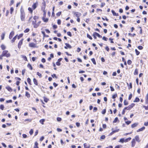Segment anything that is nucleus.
I'll use <instances>...</instances> for the list:
<instances>
[{"label": "nucleus", "instance_id": "obj_1", "mask_svg": "<svg viewBox=\"0 0 148 148\" xmlns=\"http://www.w3.org/2000/svg\"><path fill=\"white\" fill-rule=\"evenodd\" d=\"M20 18L22 21H24L25 20V13L24 9L21 8L20 10Z\"/></svg>", "mask_w": 148, "mask_h": 148}, {"label": "nucleus", "instance_id": "obj_2", "mask_svg": "<svg viewBox=\"0 0 148 148\" xmlns=\"http://www.w3.org/2000/svg\"><path fill=\"white\" fill-rule=\"evenodd\" d=\"M2 56H4L8 58L10 57V54L8 53V51L5 50L3 51L2 54Z\"/></svg>", "mask_w": 148, "mask_h": 148}, {"label": "nucleus", "instance_id": "obj_3", "mask_svg": "<svg viewBox=\"0 0 148 148\" xmlns=\"http://www.w3.org/2000/svg\"><path fill=\"white\" fill-rule=\"evenodd\" d=\"M135 104L134 103H132L127 107L125 108V109L128 110H130L135 106Z\"/></svg>", "mask_w": 148, "mask_h": 148}, {"label": "nucleus", "instance_id": "obj_4", "mask_svg": "<svg viewBox=\"0 0 148 148\" xmlns=\"http://www.w3.org/2000/svg\"><path fill=\"white\" fill-rule=\"evenodd\" d=\"M23 39H21L20 41L18 43V47L19 49H20L21 48V46L22 45L23 42Z\"/></svg>", "mask_w": 148, "mask_h": 148}, {"label": "nucleus", "instance_id": "obj_5", "mask_svg": "<svg viewBox=\"0 0 148 148\" xmlns=\"http://www.w3.org/2000/svg\"><path fill=\"white\" fill-rule=\"evenodd\" d=\"M66 46L64 47V48L66 49H67L68 48L71 49L72 48L71 46L68 43H66L65 44Z\"/></svg>", "mask_w": 148, "mask_h": 148}, {"label": "nucleus", "instance_id": "obj_6", "mask_svg": "<svg viewBox=\"0 0 148 148\" xmlns=\"http://www.w3.org/2000/svg\"><path fill=\"white\" fill-rule=\"evenodd\" d=\"M36 45V44L34 43H30L29 44V46L31 47H35Z\"/></svg>", "mask_w": 148, "mask_h": 148}, {"label": "nucleus", "instance_id": "obj_7", "mask_svg": "<svg viewBox=\"0 0 148 148\" xmlns=\"http://www.w3.org/2000/svg\"><path fill=\"white\" fill-rule=\"evenodd\" d=\"M74 15L78 18L81 15V14L79 12H75L74 13Z\"/></svg>", "mask_w": 148, "mask_h": 148}, {"label": "nucleus", "instance_id": "obj_8", "mask_svg": "<svg viewBox=\"0 0 148 148\" xmlns=\"http://www.w3.org/2000/svg\"><path fill=\"white\" fill-rule=\"evenodd\" d=\"M132 145L131 146L132 147H134L135 146L136 144V142L135 141V139H133L131 142Z\"/></svg>", "mask_w": 148, "mask_h": 148}, {"label": "nucleus", "instance_id": "obj_9", "mask_svg": "<svg viewBox=\"0 0 148 148\" xmlns=\"http://www.w3.org/2000/svg\"><path fill=\"white\" fill-rule=\"evenodd\" d=\"M134 139H135V140H136L138 142H140V138H139V136L138 135L136 136L135 137V138Z\"/></svg>", "mask_w": 148, "mask_h": 148}, {"label": "nucleus", "instance_id": "obj_10", "mask_svg": "<svg viewBox=\"0 0 148 148\" xmlns=\"http://www.w3.org/2000/svg\"><path fill=\"white\" fill-rule=\"evenodd\" d=\"M14 34V32L13 31L10 34L9 36V38L10 39H11Z\"/></svg>", "mask_w": 148, "mask_h": 148}, {"label": "nucleus", "instance_id": "obj_11", "mask_svg": "<svg viewBox=\"0 0 148 148\" xmlns=\"http://www.w3.org/2000/svg\"><path fill=\"white\" fill-rule=\"evenodd\" d=\"M37 5H38L37 2H36V3L33 4V5L32 6V7L34 10L37 7Z\"/></svg>", "mask_w": 148, "mask_h": 148}, {"label": "nucleus", "instance_id": "obj_12", "mask_svg": "<svg viewBox=\"0 0 148 148\" xmlns=\"http://www.w3.org/2000/svg\"><path fill=\"white\" fill-rule=\"evenodd\" d=\"M6 89L10 92H11L12 91V89L9 86H7L6 87Z\"/></svg>", "mask_w": 148, "mask_h": 148}, {"label": "nucleus", "instance_id": "obj_13", "mask_svg": "<svg viewBox=\"0 0 148 148\" xmlns=\"http://www.w3.org/2000/svg\"><path fill=\"white\" fill-rule=\"evenodd\" d=\"M145 127L144 126L142 128L138 129L137 130V132H138L140 131H142L145 130Z\"/></svg>", "mask_w": 148, "mask_h": 148}, {"label": "nucleus", "instance_id": "obj_14", "mask_svg": "<svg viewBox=\"0 0 148 148\" xmlns=\"http://www.w3.org/2000/svg\"><path fill=\"white\" fill-rule=\"evenodd\" d=\"M40 23L41 21H40L39 22H38L37 23H35V24L34 25V28H37L39 26Z\"/></svg>", "mask_w": 148, "mask_h": 148}, {"label": "nucleus", "instance_id": "obj_15", "mask_svg": "<svg viewBox=\"0 0 148 148\" xmlns=\"http://www.w3.org/2000/svg\"><path fill=\"white\" fill-rule=\"evenodd\" d=\"M17 35H16V36H15L11 40V42H12V43H13L14 42L15 40H16V38H17Z\"/></svg>", "mask_w": 148, "mask_h": 148}, {"label": "nucleus", "instance_id": "obj_16", "mask_svg": "<svg viewBox=\"0 0 148 148\" xmlns=\"http://www.w3.org/2000/svg\"><path fill=\"white\" fill-rule=\"evenodd\" d=\"M94 33L95 34V35L96 36H98L99 38H101L102 37V36H101L99 34L96 32H95Z\"/></svg>", "mask_w": 148, "mask_h": 148}, {"label": "nucleus", "instance_id": "obj_17", "mask_svg": "<svg viewBox=\"0 0 148 148\" xmlns=\"http://www.w3.org/2000/svg\"><path fill=\"white\" fill-rule=\"evenodd\" d=\"M138 125V123H135L131 125V127L132 128H134L135 127H136Z\"/></svg>", "mask_w": 148, "mask_h": 148}, {"label": "nucleus", "instance_id": "obj_18", "mask_svg": "<svg viewBox=\"0 0 148 148\" xmlns=\"http://www.w3.org/2000/svg\"><path fill=\"white\" fill-rule=\"evenodd\" d=\"M45 17H43L42 18V19L44 22H47L48 21V19L47 18H45Z\"/></svg>", "mask_w": 148, "mask_h": 148}, {"label": "nucleus", "instance_id": "obj_19", "mask_svg": "<svg viewBox=\"0 0 148 148\" xmlns=\"http://www.w3.org/2000/svg\"><path fill=\"white\" fill-rule=\"evenodd\" d=\"M112 13L113 14V15L114 16H118V13H116L114 11V10H112Z\"/></svg>", "mask_w": 148, "mask_h": 148}, {"label": "nucleus", "instance_id": "obj_20", "mask_svg": "<svg viewBox=\"0 0 148 148\" xmlns=\"http://www.w3.org/2000/svg\"><path fill=\"white\" fill-rule=\"evenodd\" d=\"M145 102L146 104H148V93L146 97Z\"/></svg>", "mask_w": 148, "mask_h": 148}, {"label": "nucleus", "instance_id": "obj_21", "mask_svg": "<svg viewBox=\"0 0 148 148\" xmlns=\"http://www.w3.org/2000/svg\"><path fill=\"white\" fill-rule=\"evenodd\" d=\"M33 82L34 84L36 85H38V82L36 79L35 78H34Z\"/></svg>", "mask_w": 148, "mask_h": 148}, {"label": "nucleus", "instance_id": "obj_22", "mask_svg": "<svg viewBox=\"0 0 148 148\" xmlns=\"http://www.w3.org/2000/svg\"><path fill=\"white\" fill-rule=\"evenodd\" d=\"M131 139V138L129 137L124 140V142L125 143L127 142L128 141L130 140Z\"/></svg>", "mask_w": 148, "mask_h": 148}, {"label": "nucleus", "instance_id": "obj_23", "mask_svg": "<svg viewBox=\"0 0 148 148\" xmlns=\"http://www.w3.org/2000/svg\"><path fill=\"white\" fill-rule=\"evenodd\" d=\"M43 34V35L44 37H49V36L48 35H46L45 34V32L43 31H42L41 32Z\"/></svg>", "mask_w": 148, "mask_h": 148}, {"label": "nucleus", "instance_id": "obj_24", "mask_svg": "<svg viewBox=\"0 0 148 148\" xmlns=\"http://www.w3.org/2000/svg\"><path fill=\"white\" fill-rule=\"evenodd\" d=\"M45 121V119H42L40 120L39 122L40 123H41L43 125L44 124V122Z\"/></svg>", "mask_w": 148, "mask_h": 148}, {"label": "nucleus", "instance_id": "obj_25", "mask_svg": "<svg viewBox=\"0 0 148 148\" xmlns=\"http://www.w3.org/2000/svg\"><path fill=\"white\" fill-rule=\"evenodd\" d=\"M140 99L138 97H136L134 100V102H138L139 101Z\"/></svg>", "mask_w": 148, "mask_h": 148}, {"label": "nucleus", "instance_id": "obj_26", "mask_svg": "<svg viewBox=\"0 0 148 148\" xmlns=\"http://www.w3.org/2000/svg\"><path fill=\"white\" fill-rule=\"evenodd\" d=\"M25 96L28 98H29L30 97V95L27 92H26Z\"/></svg>", "mask_w": 148, "mask_h": 148}, {"label": "nucleus", "instance_id": "obj_27", "mask_svg": "<svg viewBox=\"0 0 148 148\" xmlns=\"http://www.w3.org/2000/svg\"><path fill=\"white\" fill-rule=\"evenodd\" d=\"M1 47L3 50L5 49L6 48V47L3 45H2L1 46Z\"/></svg>", "mask_w": 148, "mask_h": 148}, {"label": "nucleus", "instance_id": "obj_28", "mask_svg": "<svg viewBox=\"0 0 148 148\" xmlns=\"http://www.w3.org/2000/svg\"><path fill=\"white\" fill-rule=\"evenodd\" d=\"M27 67L29 68H30V69L31 70H32L33 69H32V66H31V65L29 64H28L27 65Z\"/></svg>", "mask_w": 148, "mask_h": 148}, {"label": "nucleus", "instance_id": "obj_29", "mask_svg": "<svg viewBox=\"0 0 148 148\" xmlns=\"http://www.w3.org/2000/svg\"><path fill=\"white\" fill-rule=\"evenodd\" d=\"M5 36V33H3L1 36V39L3 40Z\"/></svg>", "mask_w": 148, "mask_h": 148}, {"label": "nucleus", "instance_id": "obj_30", "mask_svg": "<svg viewBox=\"0 0 148 148\" xmlns=\"http://www.w3.org/2000/svg\"><path fill=\"white\" fill-rule=\"evenodd\" d=\"M91 61L94 64H96V62L95 59L94 58L91 59Z\"/></svg>", "mask_w": 148, "mask_h": 148}, {"label": "nucleus", "instance_id": "obj_31", "mask_svg": "<svg viewBox=\"0 0 148 148\" xmlns=\"http://www.w3.org/2000/svg\"><path fill=\"white\" fill-rule=\"evenodd\" d=\"M138 74V70L137 69H136L135 70L134 72V75H137Z\"/></svg>", "mask_w": 148, "mask_h": 148}, {"label": "nucleus", "instance_id": "obj_32", "mask_svg": "<svg viewBox=\"0 0 148 148\" xmlns=\"http://www.w3.org/2000/svg\"><path fill=\"white\" fill-rule=\"evenodd\" d=\"M113 130V128H112V131L114 133H115V132H118L119 131V129H117V130Z\"/></svg>", "mask_w": 148, "mask_h": 148}, {"label": "nucleus", "instance_id": "obj_33", "mask_svg": "<svg viewBox=\"0 0 148 148\" xmlns=\"http://www.w3.org/2000/svg\"><path fill=\"white\" fill-rule=\"evenodd\" d=\"M118 121V118L117 117H116L115 118L114 120L113 121V123H116Z\"/></svg>", "mask_w": 148, "mask_h": 148}, {"label": "nucleus", "instance_id": "obj_34", "mask_svg": "<svg viewBox=\"0 0 148 148\" xmlns=\"http://www.w3.org/2000/svg\"><path fill=\"white\" fill-rule=\"evenodd\" d=\"M23 36V34H19L18 36H17V38L18 39H19L21 37Z\"/></svg>", "mask_w": 148, "mask_h": 148}, {"label": "nucleus", "instance_id": "obj_35", "mask_svg": "<svg viewBox=\"0 0 148 148\" xmlns=\"http://www.w3.org/2000/svg\"><path fill=\"white\" fill-rule=\"evenodd\" d=\"M21 56H22V58H24V59L26 61H27V58L26 56H23V55H21Z\"/></svg>", "mask_w": 148, "mask_h": 148}, {"label": "nucleus", "instance_id": "obj_36", "mask_svg": "<svg viewBox=\"0 0 148 148\" xmlns=\"http://www.w3.org/2000/svg\"><path fill=\"white\" fill-rule=\"evenodd\" d=\"M27 82L29 84L31 85V80L30 78H27Z\"/></svg>", "mask_w": 148, "mask_h": 148}, {"label": "nucleus", "instance_id": "obj_37", "mask_svg": "<svg viewBox=\"0 0 148 148\" xmlns=\"http://www.w3.org/2000/svg\"><path fill=\"white\" fill-rule=\"evenodd\" d=\"M135 51L136 52V54L137 55H138L140 54V52L138 51L137 49H136L135 50Z\"/></svg>", "mask_w": 148, "mask_h": 148}, {"label": "nucleus", "instance_id": "obj_38", "mask_svg": "<svg viewBox=\"0 0 148 148\" xmlns=\"http://www.w3.org/2000/svg\"><path fill=\"white\" fill-rule=\"evenodd\" d=\"M29 31V28H27L24 31L25 33L28 32Z\"/></svg>", "mask_w": 148, "mask_h": 148}, {"label": "nucleus", "instance_id": "obj_39", "mask_svg": "<svg viewBox=\"0 0 148 148\" xmlns=\"http://www.w3.org/2000/svg\"><path fill=\"white\" fill-rule=\"evenodd\" d=\"M124 103L125 105H127L128 104V102L126 100H125L124 101Z\"/></svg>", "mask_w": 148, "mask_h": 148}, {"label": "nucleus", "instance_id": "obj_40", "mask_svg": "<svg viewBox=\"0 0 148 148\" xmlns=\"http://www.w3.org/2000/svg\"><path fill=\"white\" fill-rule=\"evenodd\" d=\"M29 134L30 135H32L33 133V130L32 129H31L29 132Z\"/></svg>", "mask_w": 148, "mask_h": 148}, {"label": "nucleus", "instance_id": "obj_41", "mask_svg": "<svg viewBox=\"0 0 148 148\" xmlns=\"http://www.w3.org/2000/svg\"><path fill=\"white\" fill-rule=\"evenodd\" d=\"M87 36L90 40H92V37L88 34H87Z\"/></svg>", "mask_w": 148, "mask_h": 148}, {"label": "nucleus", "instance_id": "obj_42", "mask_svg": "<svg viewBox=\"0 0 148 148\" xmlns=\"http://www.w3.org/2000/svg\"><path fill=\"white\" fill-rule=\"evenodd\" d=\"M4 107V106L3 105H1L0 106V108L2 110H3Z\"/></svg>", "mask_w": 148, "mask_h": 148}, {"label": "nucleus", "instance_id": "obj_43", "mask_svg": "<svg viewBox=\"0 0 148 148\" xmlns=\"http://www.w3.org/2000/svg\"><path fill=\"white\" fill-rule=\"evenodd\" d=\"M37 75L38 76L40 77H42V75L41 73H40L39 72H37Z\"/></svg>", "mask_w": 148, "mask_h": 148}, {"label": "nucleus", "instance_id": "obj_44", "mask_svg": "<svg viewBox=\"0 0 148 148\" xmlns=\"http://www.w3.org/2000/svg\"><path fill=\"white\" fill-rule=\"evenodd\" d=\"M120 142L122 143H123L124 142V138H122L120 140Z\"/></svg>", "mask_w": 148, "mask_h": 148}, {"label": "nucleus", "instance_id": "obj_45", "mask_svg": "<svg viewBox=\"0 0 148 148\" xmlns=\"http://www.w3.org/2000/svg\"><path fill=\"white\" fill-rule=\"evenodd\" d=\"M44 100L45 102L47 103L48 101V99L44 97Z\"/></svg>", "mask_w": 148, "mask_h": 148}, {"label": "nucleus", "instance_id": "obj_46", "mask_svg": "<svg viewBox=\"0 0 148 148\" xmlns=\"http://www.w3.org/2000/svg\"><path fill=\"white\" fill-rule=\"evenodd\" d=\"M14 1L13 0H11L10 2V5L11 6L14 3Z\"/></svg>", "mask_w": 148, "mask_h": 148}, {"label": "nucleus", "instance_id": "obj_47", "mask_svg": "<svg viewBox=\"0 0 148 148\" xmlns=\"http://www.w3.org/2000/svg\"><path fill=\"white\" fill-rule=\"evenodd\" d=\"M67 35L70 36H72V34H71V32H67Z\"/></svg>", "mask_w": 148, "mask_h": 148}, {"label": "nucleus", "instance_id": "obj_48", "mask_svg": "<svg viewBox=\"0 0 148 148\" xmlns=\"http://www.w3.org/2000/svg\"><path fill=\"white\" fill-rule=\"evenodd\" d=\"M14 11V9L13 7H11L10 9V12L11 14H12V12Z\"/></svg>", "mask_w": 148, "mask_h": 148}, {"label": "nucleus", "instance_id": "obj_49", "mask_svg": "<svg viewBox=\"0 0 148 148\" xmlns=\"http://www.w3.org/2000/svg\"><path fill=\"white\" fill-rule=\"evenodd\" d=\"M132 61L131 60H128L127 63L128 64L130 65L132 64Z\"/></svg>", "mask_w": 148, "mask_h": 148}, {"label": "nucleus", "instance_id": "obj_50", "mask_svg": "<svg viewBox=\"0 0 148 148\" xmlns=\"http://www.w3.org/2000/svg\"><path fill=\"white\" fill-rule=\"evenodd\" d=\"M106 112V109H104L103 110L102 112L101 113L103 114H105Z\"/></svg>", "mask_w": 148, "mask_h": 148}, {"label": "nucleus", "instance_id": "obj_51", "mask_svg": "<svg viewBox=\"0 0 148 148\" xmlns=\"http://www.w3.org/2000/svg\"><path fill=\"white\" fill-rule=\"evenodd\" d=\"M61 14V12H59L56 14V15L57 16H59Z\"/></svg>", "mask_w": 148, "mask_h": 148}, {"label": "nucleus", "instance_id": "obj_52", "mask_svg": "<svg viewBox=\"0 0 148 148\" xmlns=\"http://www.w3.org/2000/svg\"><path fill=\"white\" fill-rule=\"evenodd\" d=\"M28 10L31 13H32L33 12V10L31 8H28Z\"/></svg>", "mask_w": 148, "mask_h": 148}, {"label": "nucleus", "instance_id": "obj_53", "mask_svg": "<svg viewBox=\"0 0 148 148\" xmlns=\"http://www.w3.org/2000/svg\"><path fill=\"white\" fill-rule=\"evenodd\" d=\"M138 48L140 50H142L143 49V47L141 46H139L138 47Z\"/></svg>", "mask_w": 148, "mask_h": 148}, {"label": "nucleus", "instance_id": "obj_54", "mask_svg": "<svg viewBox=\"0 0 148 148\" xmlns=\"http://www.w3.org/2000/svg\"><path fill=\"white\" fill-rule=\"evenodd\" d=\"M117 96V94H115L112 95V98L113 99H115Z\"/></svg>", "mask_w": 148, "mask_h": 148}, {"label": "nucleus", "instance_id": "obj_55", "mask_svg": "<svg viewBox=\"0 0 148 148\" xmlns=\"http://www.w3.org/2000/svg\"><path fill=\"white\" fill-rule=\"evenodd\" d=\"M51 76L53 77L54 78V77H55L56 78H57V77L56 76V75L55 74H53L51 75Z\"/></svg>", "mask_w": 148, "mask_h": 148}, {"label": "nucleus", "instance_id": "obj_56", "mask_svg": "<svg viewBox=\"0 0 148 148\" xmlns=\"http://www.w3.org/2000/svg\"><path fill=\"white\" fill-rule=\"evenodd\" d=\"M143 107L145 108V109L147 110H148V106H143Z\"/></svg>", "mask_w": 148, "mask_h": 148}, {"label": "nucleus", "instance_id": "obj_57", "mask_svg": "<svg viewBox=\"0 0 148 148\" xmlns=\"http://www.w3.org/2000/svg\"><path fill=\"white\" fill-rule=\"evenodd\" d=\"M57 121H60L62 120V119L60 117H58L57 118Z\"/></svg>", "mask_w": 148, "mask_h": 148}, {"label": "nucleus", "instance_id": "obj_58", "mask_svg": "<svg viewBox=\"0 0 148 148\" xmlns=\"http://www.w3.org/2000/svg\"><path fill=\"white\" fill-rule=\"evenodd\" d=\"M132 97V94H130L129 96V98H128V99L129 100H130L131 99Z\"/></svg>", "mask_w": 148, "mask_h": 148}, {"label": "nucleus", "instance_id": "obj_59", "mask_svg": "<svg viewBox=\"0 0 148 148\" xmlns=\"http://www.w3.org/2000/svg\"><path fill=\"white\" fill-rule=\"evenodd\" d=\"M102 39L103 40L106 41L108 39V38H106V37H105V36H103V38H102Z\"/></svg>", "mask_w": 148, "mask_h": 148}, {"label": "nucleus", "instance_id": "obj_60", "mask_svg": "<svg viewBox=\"0 0 148 148\" xmlns=\"http://www.w3.org/2000/svg\"><path fill=\"white\" fill-rule=\"evenodd\" d=\"M125 122L128 125L131 123V121H126Z\"/></svg>", "mask_w": 148, "mask_h": 148}, {"label": "nucleus", "instance_id": "obj_61", "mask_svg": "<svg viewBox=\"0 0 148 148\" xmlns=\"http://www.w3.org/2000/svg\"><path fill=\"white\" fill-rule=\"evenodd\" d=\"M105 5V3H102L101 4V7L102 8Z\"/></svg>", "mask_w": 148, "mask_h": 148}, {"label": "nucleus", "instance_id": "obj_62", "mask_svg": "<svg viewBox=\"0 0 148 148\" xmlns=\"http://www.w3.org/2000/svg\"><path fill=\"white\" fill-rule=\"evenodd\" d=\"M105 138V135H102L101 137L100 138L101 139H104Z\"/></svg>", "mask_w": 148, "mask_h": 148}, {"label": "nucleus", "instance_id": "obj_63", "mask_svg": "<svg viewBox=\"0 0 148 148\" xmlns=\"http://www.w3.org/2000/svg\"><path fill=\"white\" fill-rule=\"evenodd\" d=\"M61 20H60V19H59L58 20V21H57V23L58 24V25H60V24H61Z\"/></svg>", "mask_w": 148, "mask_h": 148}, {"label": "nucleus", "instance_id": "obj_64", "mask_svg": "<svg viewBox=\"0 0 148 148\" xmlns=\"http://www.w3.org/2000/svg\"><path fill=\"white\" fill-rule=\"evenodd\" d=\"M22 136H23V137L24 138H26L27 137V136L26 134H23Z\"/></svg>", "mask_w": 148, "mask_h": 148}]
</instances>
